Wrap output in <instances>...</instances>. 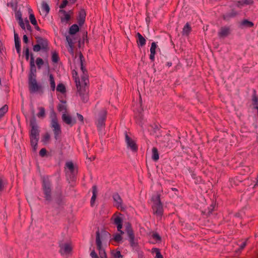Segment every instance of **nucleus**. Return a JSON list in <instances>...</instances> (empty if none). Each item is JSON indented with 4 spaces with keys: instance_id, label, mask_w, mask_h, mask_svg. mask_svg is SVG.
Segmentation results:
<instances>
[{
    "instance_id": "1",
    "label": "nucleus",
    "mask_w": 258,
    "mask_h": 258,
    "mask_svg": "<svg viewBox=\"0 0 258 258\" xmlns=\"http://www.w3.org/2000/svg\"><path fill=\"white\" fill-rule=\"evenodd\" d=\"M42 189L45 200L49 203L52 200L51 183L48 177H44L42 183Z\"/></svg>"
},
{
    "instance_id": "2",
    "label": "nucleus",
    "mask_w": 258,
    "mask_h": 258,
    "mask_svg": "<svg viewBox=\"0 0 258 258\" xmlns=\"http://www.w3.org/2000/svg\"><path fill=\"white\" fill-rule=\"evenodd\" d=\"M152 200L153 202L152 206L154 214L158 216H161L163 214V207L160 199V195L156 194L152 196Z\"/></svg>"
},
{
    "instance_id": "3",
    "label": "nucleus",
    "mask_w": 258,
    "mask_h": 258,
    "mask_svg": "<svg viewBox=\"0 0 258 258\" xmlns=\"http://www.w3.org/2000/svg\"><path fill=\"white\" fill-rule=\"evenodd\" d=\"M51 122L50 126L53 130L54 134V138L56 140L58 139L59 135L61 134L60 126L58 122L56 115L55 112H52L50 114Z\"/></svg>"
},
{
    "instance_id": "4",
    "label": "nucleus",
    "mask_w": 258,
    "mask_h": 258,
    "mask_svg": "<svg viewBox=\"0 0 258 258\" xmlns=\"http://www.w3.org/2000/svg\"><path fill=\"white\" fill-rule=\"evenodd\" d=\"M29 90L31 93L43 92L42 86L37 83L36 77H28Z\"/></svg>"
},
{
    "instance_id": "5",
    "label": "nucleus",
    "mask_w": 258,
    "mask_h": 258,
    "mask_svg": "<svg viewBox=\"0 0 258 258\" xmlns=\"http://www.w3.org/2000/svg\"><path fill=\"white\" fill-rule=\"evenodd\" d=\"M30 126L31 127V130L30 133V138H38L39 131L38 127L36 122V119L33 117L30 121Z\"/></svg>"
},
{
    "instance_id": "6",
    "label": "nucleus",
    "mask_w": 258,
    "mask_h": 258,
    "mask_svg": "<svg viewBox=\"0 0 258 258\" xmlns=\"http://www.w3.org/2000/svg\"><path fill=\"white\" fill-rule=\"evenodd\" d=\"M96 242L97 247L99 251V255L101 258H106V254L104 250L102 247V242L100 238V234L99 231L96 232Z\"/></svg>"
},
{
    "instance_id": "7",
    "label": "nucleus",
    "mask_w": 258,
    "mask_h": 258,
    "mask_svg": "<svg viewBox=\"0 0 258 258\" xmlns=\"http://www.w3.org/2000/svg\"><path fill=\"white\" fill-rule=\"evenodd\" d=\"M59 251L62 255L70 254L72 250V247L70 243H59Z\"/></svg>"
},
{
    "instance_id": "8",
    "label": "nucleus",
    "mask_w": 258,
    "mask_h": 258,
    "mask_svg": "<svg viewBox=\"0 0 258 258\" xmlns=\"http://www.w3.org/2000/svg\"><path fill=\"white\" fill-rule=\"evenodd\" d=\"M106 111L102 110L99 113L97 118V125L98 127L101 128L105 124V120L106 119Z\"/></svg>"
},
{
    "instance_id": "9",
    "label": "nucleus",
    "mask_w": 258,
    "mask_h": 258,
    "mask_svg": "<svg viewBox=\"0 0 258 258\" xmlns=\"http://www.w3.org/2000/svg\"><path fill=\"white\" fill-rule=\"evenodd\" d=\"M30 70L28 77H36V68L35 64L34 57L32 54L31 55L30 57Z\"/></svg>"
},
{
    "instance_id": "10",
    "label": "nucleus",
    "mask_w": 258,
    "mask_h": 258,
    "mask_svg": "<svg viewBox=\"0 0 258 258\" xmlns=\"http://www.w3.org/2000/svg\"><path fill=\"white\" fill-rule=\"evenodd\" d=\"M231 30L229 26H224L221 27L218 33V36L220 38H224L228 36L231 33Z\"/></svg>"
},
{
    "instance_id": "11",
    "label": "nucleus",
    "mask_w": 258,
    "mask_h": 258,
    "mask_svg": "<svg viewBox=\"0 0 258 258\" xmlns=\"http://www.w3.org/2000/svg\"><path fill=\"white\" fill-rule=\"evenodd\" d=\"M62 119L66 123L71 125H73L76 122L75 118L66 113H63L62 114Z\"/></svg>"
},
{
    "instance_id": "12",
    "label": "nucleus",
    "mask_w": 258,
    "mask_h": 258,
    "mask_svg": "<svg viewBox=\"0 0 258 258\" xmlns=\"http://www.w3.org/2000/svg\"><path fill=\"white\" fill-rule=\"evenodd\" d=\"M86 18V12L84 10L82 9L79 11L77 17L78 23L80 26H81L85 22Z\"/></svg>"
},
{
    "instance_id": "13",
    "label": "nucleus",
    "mask_w": 258,
    "mask_h": 258,
    "mask_svg": "<svg viewBox=\"0 0 258 258\" xmlns=\"http://www.w3.org/2000/svg\"><path fill=\"white\" fill-rule=\"evenodd\" d=\"M113 223L115 225H116L117 230L121 233V234L124 233V232L121 230V229L122 228V218L119 216H115L113 220Z\"/></svg>"
},
{
    "instance_id": "14",
    "label": "nucleus",
    "mask_w": 258,
    "mask_h": 258,
    "mask_svg": "<svg viewBox=\"0 0 258 258\" xmlns=\"http://www.w3.org/2000/svg\"><path fill=\"white\" fill-rule=\"evenodd\" d=\"M37 43L41 47L42 49L46 50L48 46V42L46 39L41 37L36 38Z\"/></svg>"
},
{
    "instance_id": "15",
    "label": "nucleus",
    "mask_w": 258,
    "mask_h": 258,
    "mask_svg": "<svg viewBox=\"0 0 258 258\" xmlns=\"http://www.w3.org/2000/svg\"><path fill=\"white\" fill-rule=\"evenodd\" d=\"M113 199L115 202V206L118 208H121L122 200L119 195L117 193L114 194L113 195Z\"/></svg>"
},
{
    "instance_id": "16",
    "label": "nucleus",
    "mask_w": 258,
    "mask_h": 258,
    "mask_svg": "<svg viewBox=\"0 0 258 258\" xmlns=\"http://www.w3.org/2000/svg\"><path fill=\"white\" fill-rule=\"evenodd\" d=\"M137 42L140 47L145 46L146 43L145 38L140 33L137 34Z\"/></svg>"
},
{
    "instance_id": "17",
    "label": "nucleus",
    "mask_w": 258,
    "mask_h": 258,
    "mask_svg": "<svg viewBox=\"0 0 258 258\" xmlns=\"http://www.w3.org/2000/svg\"><path fill=\"white\" fill-rule=\"evenodd\" d=\"M125 142L128 147H130L133 151L137 150V147L134 142L128 137L127 134H125Z\"/></svg>"
},
{
    "instance_id": "18",
    "label": "nucleus",
    "mask_w": 258,
    "mask_h": 258,
    "mask_svg": "<svg viewBox=\"0 0 258 258\" xmlns=\"http://www.w3.org/2000/svg\"><path fill=\"white\" fill-rule=\"evenodd\" d=\"M66 167L69 170L73 176H74L77 173V170L75 168L72 162H67L66 164Z\"/></svg>"
},
{
    "instance_id": "19",
    "label": "nucleus",
    "mask_w": 258,
    "mask_h": 258,
    "mask_svg": "<svg viewBox=\"0 0 258 258\" xmlns=\"http://www.w3.org/2000/svg\"><path fill=\"white\" fill-rule=\"evenodd\" d=\"M76 83L79 95H80L81 92H82L83 93H87L86 86L81 85L80 81L79 80L77 81V79H76Z\"/></svg>"
},
{
    "instance_id": "20",
    "label": "nucleus",
    "mask_w": 258,
    "mask_h": 258,
    "mask_svg": "<svg viewBox=\"0 0 258 258\" xmlns=\"http://www.w3.org/2000/svg\"><path fill=\"white\" fill-rule=\"evenodd\" d=\"M127 233L130 239V242L132 246H135L136 243L134 240V235L133 231L129 228L127 229Z\"/></svg>"
},
{
    "instance_id": "21",
    "label": "nucleus",
    "mask_w": 258,
    "mask_h": 258,
    "mask_svg": "<svg viewBox=\"0 0 258 258\" xmlns=\"http://www.w3.org/2000/svg\"><path fill=\"white\" fill-rule=\"evenodd\" d=\"M92 194H93V195L91 199L90 203H91V206L93 207L94 206L95 201L96 200V197H97V186L96 185H94L92 187Z\"/></svg>"
},
{
    "instance_id": "22",
    "label": "nucleus",
    "mask_w": 258,
    "mask_h": 258,
    "mask_svg": "<svg viewBox=\"0 0 258 258\" xmlns=\"http://www.w3.org/2000/svg\"><path fill=\"white\" fill-rule=\"evenodd\" d=\"M59 12L63 14V16L61 17V20L62 22L68 23V22L70 20L71 17L70 15L68 14L65 11L62 10H60Z\"/></svg>"
},
{
    "instance_id": "23",
    "label": "nucleus",
    "mask_w": 258,
    "mask_h": 258,
    "mask_svg": "<svg viewBox=\"0 0 258 258\" xmlns=\"http://www.w3.org/2000/svg\"><path fill=\"white\" fill-rule=\"evenodd\" d=\"M7 184V181L6 178L4 177L0 176V194L4 190Z\"/></svg>"
},
{
    "instance_id": "24",
    "label": "nucleus",
    "mask_w": 258,
    "mask_h": 258,
    "mask_svg": "<svg viewBox=\"0 0 258 258\" xmlns=\"http://www.w3.org/2000/svg\"><path fill=\"white\" fill-rule=\"evenodd\" d=\"M49 81L50 86V88L52 91H54L55 89V83L53 75L51 74L48 75Z\"/></svg>"
},
{
    "instance_id": "25",
    "label": "nucleus",
    "mask_w": 258,
    "mask_h": 258,
    "mask_svg": "<svg viewBox=\"0 0 258 258\" xmlns=\"http://www.w3.org/2000/svg\"><path fill=\"white\" fill-rule=\"evenodd\" d=\"M240 26L243 28H250L253 26V24L251 21L247 20H244L241 22Z\"/></svg>"
},
{
    "instance_id": "26",
    "label": "nucleus",
    "mask_w": 258,
    "mask_h": 258,
    "mask_svg": "<svg viewBox=\"0 0 258 258\" xmlns=\"http://www.w3.org/2000/svg\"><path fill=\"white\" fill-rule=\"evenodd\" d=\"M79 31V26H78V25L73 24L70 28L69 33L71 35H74Z\"/></svg>"
},
{
    "instance_id": "27",
    "label": "nucleus",
    "mask_w": 258,
    "mask_h": 258,
    "mask_svg": "<svg viewBox=\"0 0 258 258\" xmlns=\"http://www.w3.org/2000/svg\"><path fill=\"white\" fill-rule=\"evenodd\" d=\"M41 10L43 13H45V14H47L50 10L48 5L44 2H43L41 4Z\"/></svg>"
},
{
    "instance_id": "28",
    "label": "nucleus",
    "mask_w": 258,
    "mask_h": 258,
    "mask_svg": "<svg viewBox=\"0 0 258 258\" xmlns=\"http://www.w3.org/2000/svg\"><path fill=\"white\" fill-rule=\"evenodd\" d=\"M152 158L155 161H157L159 158L158 150L155 147L152 149Z\"/></svg>"
},
{
    "instance_id": "29",
    "label": "nucleus",
    "mask_w": 258,
    "mask_h": 258,
    "mask_svg": "<svg viewBox=\"0 0 258 258\" xmlns=\"http://www.w3.org/2000/svg\"><path fill=\"white\" fill-rule=\"evenodd\" d=\"M39 112L37 113V116L38 118H43L45 116V110L43 107H38Z\"/></svg>"
},
{
    "instance_id": "30",
    "label": "nucleus",
    "mask_w": 258,
    "mask_h": 258,
    "mask_svg": "<svg viewBox=\"0 0 258 258\" xmlns=\"http://www.w3.org/2000/svg\"><path fill=\"white\" fill-rule=\"evenodd\" d=\"M236 15V12L232 10L231 12L228 13L225 15H224V19L225 20H229V19L235 17Z\"/></svg>"
},
{
    "instance_id": "31",
    "label": "nucleus",
    "mask_w": 258,
    "mask_h": 258,
    "mask_svg": "<svg viewBox=\"0 0 258 258\" xmlns=\"http://www.w3.org/2000/svg\"><path fill=\"white\" fill-rule=\"evenodd\" d=\"M30 140L31 146L33 147L34 150H35L37 147L38 138H30Z\"/></svg>"
},
{
    "instance_id": "32",
    "label": "nucleus",
    "mask_w": 258,
    "mask_h": 258,
    "mask_svg": "<svg viewBox=\"0 0 258 258\" xmlns=\"http://www.w3.org/2000/svg\"><path fill=\"white\" fill-rule=\"evenodd\" d=\"M43 60L40 57H37L36 60V64L38 69H40L44 64Z\"/></svg>"
},
{
    "instance_id": "33",
    "label": "nucleus",
    "mask_w": 258,
    "mask_h": 258,
    "mask_svg": "<svg viewBox=\"0 0 258 258\" xmlns=\"http://www.w3.org/2000/svg\"><path fill=\"white\" fill-rule=\"evenodd\" d=\"M190 31V27L188 23H187L183 27L182 33L183 35H188Z\"/></svg>"
},
{
    "instance_id": "34",
    "label": "nucleus",
    "mask_w": 258,
    "mask_h": 258,
    "mask_svg": "<svg viewBox=\"0 0 258 258\" xmlns=\"http://www.w3.org/2000/svg\"><path fill=\"white\" fill-rule=\"evenodd\" d=\"M8 106L7 105H5L2 108H0V118L3 117L4 114L8 111Z\"/></svg>"
},
{
    "instance_id": "35",
    "label": "nucleus",
    "mask_w": 258,
    "mask_h": 258,
    "mask_svg": "<svg viewBox=\"0 0 258 258\" xmlns=\"http://www.w3.org/2000/svg\"><path fill=\"white\" fill-rule=\"evenodd\" d=\"M49 139L50 135L48 133H46L43 136L42 142L44 144H47L49 141Z\"/></svg>"
},
{
    "instance_id": "36",
    "label": "nucleus",
    "mask_w": 258,
    "mask_h": 258,
    "mask_svg": "<svg viewBox=\"0 0 258 258\" xmlns=\"http://www.w3.org/2000/svg\"><path fill=\"white\" fill-rule=\"evenodd\" d=\"M56 90L58 92L64 93L66 91L65 86L62 84L60 83L57 85L56 87Z\"/></svg>"
},
{
    "instance_id": "37",
    "label": "nucleus",
    "mask_w": 258,
    "mask_h": 258,
    "mask_svg": "<svg viewBox=\"0 0 258 258\" xmlns=\"http://www.w3.org/2000/svg\"><path fill=\"white\" fill-rule=\"evenodd\" d=\"M29 19L32 24L34 26L37 25V21L33 14L30 13L29 16Z\"/></svg>"
},
{
    "instance_id": "38",
    "label": "nucleus",
    "mask_w": 258,
    "mask_h": 258,
    "mask_svg": "<svg viewBox=\"0 0 258 258\" xmlns=\"http://www.w3.org/2000/svg\"><path fill=\"white\" fill-rule=\"evenodd\" d=\"M153 252L156 253L155 258H163V256L161 255L159 249L154 248L152 249Z\"/></svg>"
},
{
    "instance_id": "39",
    "label": "nucleus",
    "mask_w": 258,
    "mask_h": 258,
    "mask_svg": "<svg viewBox=\"0 0 258 258\" xmlns=\"http://www.w3.org/2000/svg\"><path fill=\"white\" fill-rule=\"evenodd\" d=\"M66 40L68 43V45H74V39L72 36H67Z\"/></svg>"
},
{
    "instance_id": "40",
    "label": "nucleus",
    "mask_w": 258,
    "mask_h": 258,
    "mask_svg": "<svg viewBox=\"0 0 258 258\" xmlns=\"http://www.w3.org/2000/svg\"><path fill=\"white\" fill-rule=\"evenodd\" d=\"M157 44H156V43L154 42H152V44H151V48H150V53H156V49L157 48Z\"/></svg>"
},
{
    "instance_id": "41",
    "label": "nucleus",
    "mask_w": 258,
    "mask_h": 258,
    "mask_svg": "<svg viewBox=\"0 0 258 258\" xmlns=\"http://www.w3.org/2000/svg\"><path fill=\"white\" fill-rule=\"evenodd\" d=\"M80 96L81 97V99L84 102H86L87 101V100H88L87 93H83L82 92H81Z\"/></svg>"
},
{
    "instance_id": "42",
    "label": "nucleus",
    "mask_w": 258,
    "mask_h": 258,
    "mask_svg": "<svg viewBox=\"0 0 258 258\" xmlns=\"http://www.w3.org/2000/svg\"><path fill=\"white\" fill-rule=\"evenodd\" d=\"M121 234H121L120 232V233H117V234H115V235L114 236V240L117 242L121 241V240H122V237L121 235Z\"/></svg>"
},
{
    "instance_id": "43",
    "label": "nucleus",
    "mask_w": 258,
    "mask_h": 258,
    "mask_svg": "<svg viewBox=\"0 0 258 258\" xmlns=\"http://www.w3.org/2000/svg\"><path fill=\"white\" fill-rule=\"evenodd\" d=\"M58 60V56L56 53L53 52L52 55V61L54 62H57Z\"/></svg>"
},
{
    "instance_id": "44",
    "label": "nucleus",
    "mask_w": 258,
    "mask_h": 258,
    "mask_svg": "<svg viewBox=\"0 0 258 258\" xmlns=\"http://www.w3.org/2000/svg\"><path fill=\"white\" fill-rule=\"evenodd\" d=\"M112 255L115 258H121L122 255L119 251H113L112 252Z\"/></svg>"
},
{
    "instance_id": "45",
    "label": "nucleus",
    "mask_w": 258,
    "mask_h": 258,
    "mask_svg": "<svg viewBox=\"0 0 258 258\" xmlns=\"http://www.w3.org/2000/svg\"><path fill=\"white\" fill-rule=\"evenodd\" d=\"M24 51H25L26 59L27 60H28L29 58V48L27 47H24Z\"/></svg>"
},
{
    "instance_id": "46",
    "label": "nucleus",
    "mask_w": 258,
    "mask_h": 258,
    "mask_svg": "<svg viewBox=\"0 0 258 258\" xmlns=\"http://www.w3.org/2000/svg\"><path fill=\"white\" fill-rule=\"evenodd\" d=\"M33 49L35 52H38L42 49L41 47L37 43L36 45L33 46Z\"/></svg>"
},
{
    "instance_id": "47",
    "label": "nucleus",
    "mask_w": 258,
    "mask_h": 258,
    "mask_svg": "<svg viewBox=\"0 0 258 258\" xmlns=\"http://www.w3.org/2000/svg\"><path fill=\"white\" fill-rule=\"evenodd\" d=\"M152 237L155 239V240H156V241H159L161 240V237H160V235L157 233H154L152 235Z\"/></svg>"
},
{
    "instance_id": "48",
    "label": "nucleus",
    "mask_w": 258,
    "mask_h": 258,
    "mask_svg": "<svg viewBox=\"0 0 258 258\" xmlns=\"http://www.w3.org/2000/svg\"><path fill=\"white\" fill-rule=\"evenodd\" d=\"M58 109L59 111L66 110V105L65 103H62L59 104L58 106Z\"/></svg>"
},
{
    "instance_id": "49",
    "label": "nucleus",
    "mask_w": 258,
    "mask_h": 258,
    "mask_svg": "<svg viewBox=\"0 0 258 258\" xmlns=\"http://www.w3.org/2000/svg\"><path fill=\"white\" fill-rule=\"evenodd\" d=\"M68 49L71 54H74V45H68Z\"/></svg>"
},
{
    "instance_id": "50",
    "label": "nucleus",
    "mask_w": 258,
    "mask_h": 258,
    "mask_svg": "<svg viewBox=\"0 0 258 258\" xmlns=\"http://www.w3.org/2000/svg\"><path fill=\"white\" fill-rule=\"evenodd\" d=\"M87 81L88 79L85 76H84L82 77V85L86 86L87 85Z\"/></svg>"
},
{
    "instance_id": "51",
    "label": "nucleus",
    "mask_w": 258,
    "mask_h": 258,
    "mask_svg": "<svg viewBox=\"0 0 258 258\" xmlns=\"http://www.w3.org/2000/svg\"><path fill=\"white\" fill-rule=\"evenodd\" d=\"M252 101L254 105L258 106V98L256 96H254L253 97Z\"/></svg>"
},
{
    "instance_id": "52",
    "label": "nucleus",
    "mask_w": 258,
    "mask_h": 258,
    "mask_svg": "<svg viewBox=\"0 0 258 258\" xmlns=\"http://www.w3.org/2000/svg\"><path fill=\"white\" fill-rule=\"evenodd\" d=\"M68 0H63L62 3L61 4V5L59 6V8L60 9H63L68 5Z\"/></svg>"
},
{
    "instance_id": "53",
    "label": "nucleus",
    "mask_w": 258,
    "mask_h": 258,
    "mask_svg": "<svg viewBox=\"0 0 258 258\" xmlns=\"http://www.w3.org/2000/svg\"><path fill=\"white\" fill-rule=\"evenodd\" d=\"M39 154L41 157H44L46 154V150L44 148H42L39 152Z\"/></svg>"
},
{
    "instance_id": "54",
    "label": "nucleus",
    "mask_w": 258,
    "mask_h": 258,
    "mask_svg": "<svg viewBox=\"0 0 258 258\" xmlns=\"http://www.w3.org/2000/svg\"><path fill=\"white\" fill-rule=\"evenodd\" d=\"M15 17L17 19L19 20V21H21V20H23L22 18V14L20 12H17L15 14Z\"/></svg>"
},
{
    "instance_id": "55",
    "label": "nucleus",
    "mask_w": 258,
    "mask_h": 258,
    "mask_svg": "<svg viewBox=\"0 0 258 258\" xmlns=\"http://www.w3.org/2000/svg\"><path fill=\"white\" fill-rule=\"evenodd\" d=\"M26 28L29 31H31V26L29 24V22L28 20H26Z\"/></svg>"
},
{
    "instance_id": "56",
    "label": "nucleus",
    "mask_w": 258,
    "mask_h": 258,
    "mask_svg": "<svg viewBox=\"0 0 258 258\" xmlns=\"http://www.w3.org/2000/svg\"><path fill=\"white\" fill-rule=\"evenodd\" d=\"M79 57H80V59L81 66V70H82L83 73H84V68L83 66V60H82V58H83V55L82 54H80Z\"/></svg>"
},
{
    "instance_id": "57",
    "label": "nucleus",
    "mask_w": 258,
    "mask_h": 258,
    "mask_svg": "<svg viewBox=\"0 0 258 258\" xmlns=\"http://www.w3.org/2000/svg\"><path fill=\"white\" fill-rule=\"evenodd\" d=\"M19 24L23 29H26V22L24 23L23 20H21V21H19Z\"/></svg>"
},
{
    "instance_id": "58",
    "label": "nucleus",
    "mask_w": 258,
    "mask_h": 258,
    "mask_svg": "<svg viewBox=\"0 0 258 258\" xmlns=\"http://www.w3.org/2000/svg\"><path fill=\"white\" fill-rule=\"evenodd\" d=\"M90 255L92 258H98L97 254H96L94 250L91 251Z\"/></svg>"
},
{
    "instance_id": "59",
    "label": "nucleus",
    "mask_w": 258,
    "mask_h": 258,
    "mask_svg": "<svg viewBox=\"0 0 258 258\" xmlns=\"http://www.w3.org/2000/svg\"><path fill=\"white\" fill-rule=\"evenodd\" d=\"M151 126L154 130V131L155 133L159 130V126L157 124H154L153 125H151Z\"/></svg>"
},
{
    "instance_id": "60",
    "label": "nucleus",
    "mask_w": 258,
    "mask_h": 258,
    "mask_svg": "<svg viewBox=\"0 0 258 258\" xmlns=\"http://www.w3.org/2000/svg\"><path fill=\"white\" fill-rule=\"evenodd\" d=\"M77 117H78V119L80 121L83 122V119H84L83 116L81 114H80L79 113H77Z\"/></svg>"
},
{
    "instance_id": "61",
    "label": "nucleus",
    "mask_w": 258,
    "mask_h": 258,
    "mask_svg": "<svg viewBox=\"0 0 258 258\" xmlns=\"http://www.w3.org/2000/svg\"><path fill=\"white\" fill-rule=\"evenodd\" d=\"M243 3L246 5L251 4L253 3L252 0H244Z\"/></svg>"
},
{
    "instance_id": "62",
    "label": "nucleus",
    "mask_w": 258,
    "mask_h": 258,
    "mask_svg": "<svg viewBox=\"0 0 258 258\" xmlns=\"http://www.w3.org/2000/svg\"><path fill=\"white\" fill-rule=\"evenodd\" d=\"M23 41H24V43H28V37L26 35H24L23 36Z\"/></svg>"
},
{
    "instance_id": "63",
    "label": "nucleus",
    "mask_w": 258,
    "mask_h": 258,
    "mask_svg": "<svg viewBox=\"0 0 258 258\" xmlns=\"http://www.w3.org/2000/svg\"><path fill=\"white\" fill-rule=\"evenodd\" d=\"M15 47L16 48H17V47H21V44H20V41H15Z\"/></svg>"
},
{
    "instance_id": "64",
    "label": "nucleus",
    "mask_w": 258,
    "mask_h": 258,
    "mask_svg": "<svg viewBox=\"0 0 258 258\" xmlns=\"http://www.w3.org/2000/svg\"><path fill=\"white\" fill-rule=\"evenodd\" d=\"M15 41H20L18 34L15 33L14 34Z\"/></svg>"
}]
</instances>
